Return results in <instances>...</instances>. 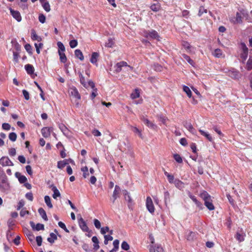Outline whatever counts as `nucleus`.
Instances as JSON below:
<instances>
[{
  "mask_svg": "<svg viewBox=\"0 0 252 252\" xmlns=\"http://www.w3.org/2000/svg\"><path fill=\"white\" fill-rule=\"evenodd\" d=\"M201 197L204 201V204L209 210H213L215 209L212 203L211 196L206 192L204 191L201 194Z\"/></svg>",
  "mask_w": 252,
  "mask_h": 252,
  "instance_id": "f257e3e1",
  "label": "nucleus"
},
{
  "mask_svg": "<svg viewBox=\"0 0 252 252\" xmlns=\"http://www.w3.org/2000/svg\"><path fill=\"white\" fill-rule=\"evenodd\" d=\"M243 14L241 12H237L236 17L231 16L229 17L230 21L233 24L241 23L243 21Z\"/></svg>",
  "mask_w": 252,
  "mask_h": 252,
  "instance_id": "f03ea898",
  "label": "nucleus"
},
{
  "mask_svg": "<svg viewBox=\"0 0 252 252\" xmlns=\"http://www.w3.org/2000/svg\"><path fill=\"white\" fill-rule=\"evenodd\" d=\"M144 36L147 38H151L152 39H155L159 40L158 38L159 37L158 33L155 30H152L151 31H146L144 32Z\"/></svg>",
  "mask_w": 252,
  "mask_h": 252,
  "instance_id": "7ed1b4c3",
  "label": "nucleus"
},
{
  "mask_svg": "<svg viewBox=\"0 0 252 252\" xmlns=\"http://www.w3.org/2000/svg\"><path fill=\"white\" fill-rule=\"evenodd\" d=\"M69 162L74 163V161L71 158L65 159L63 160H60L58 162L57 167L59 169H63L65 166L69 164Z\"/></svg>",
  "mask_w": 252,
  "mask_h": 252,
  "instance_id": "20e7f679",
  "label": "nucleus"
},
{
  "mask_svg": "<svg viewBox=\"0 0 252 252\" xmlns=\"http://www.w3.org/2000/svg\"><path fill=\"white\" fill-rule=\"evenodd\" d=\"M146 205L147 209L151 213H153L155 212V207L152 199L149 196L147 197Z\"/></svg>",
  "mask_w": 252,
  "mask_h": 252,
  "instance_id": "39448f33",
  "label": "nucleus"
},
{
  "mask_svg": "<svg viewBox=\"0 0 252 252\" xmlns=\"http://www.w3.org/2000/svg\"><path fill=\"white\" fill-rule=\"evenodd\" d=\"M78 224L80 228L82 229L83 231H89V229L87 225L86 222L82 217H80V219H78Z\"/></svg>",
  "mask_w": 252,
  "mask_h": 252,
  "instance_id": "423d86ee",
  "label": "nucleus"
},
{
  "mask_svg": "<svg viewBox=\"0 0 252 252\" xmlns=\"http://www.w3.org/2000/svg\"><path fill=\"white\" fill-rule=\"evenodd\" d=\"M10 12L12 17L17 20V22H20L22 20V17L20 13L17 10H14L11 8H9Z\"/></svg>",
  "mask_w": 252,
  "mask_h": 252,
  "instance_id": "0eeeda50",
  "label": "nucleus"
},
{
  "mask_svg": "<svg viewBox=\"0 0 252 252\" xmlns=\"http://www.w3.org/2000/svg\"><path fill=\"white\" fill-rule=\"evenodd\" d=\"M52 130L53 128L52 127H44L41 129V132L44 138H48L50 136Z\"/></svg>",
  "mask_w": 252,
  "mask_h": 252,
  "instance_id": "6e6552de",
  "label": "nucleus"
},
{
  "mask_svg": "<svg viewBox=\"0 0 252 252\" xmlns=\"http://www.w3.org/2000/svg\"><path fill=\"white\" fill-rule=\"evenodd\" d=\"M0 164L4 166H13V162L7 157H3L0 159Z\"/></svg>",
  "mask_w": 252,
  "mask_h": 252,
  "instance_id": "1a4fd4ad",
  "label": "nucleus"
},
{
  "mask_svg": "<svg viewBox=\"0 0 252 252\" xmlns=\"http://www.w3.org/2000/svg\"><path fill=\"white\" fill-rule=\"evenodd\" d=\"M141 120L149 128L153 129H156L157 128V126L155 124L149 121L148 119L145 118L144 116L141 117Z\"/></svg>",
  "mask_w": 252,
  "mask_h": 252,
  "instance_id": "9d476101",
  "label": "nucleus"
},
{
  "mask_svg": "<svg viewBox=\"0 0 252 252\" xmlns=\"http://www.w3.org/2000/svg\"><path fill=\"white\" fill-rule=\"evenodd\" d=\"M30 224L33 230L39 231L44 230V225L43 224L38 223L35 225L34 223L32 221L30 222Z\"/></svg>",
  "mask_w": 252,
  "mask_h": 252,
  "instance_id": "9b49d317",
  "label": "nucleus"
},
{
  "mask_svg": "<svg viewBox=\"0 0 252 252\" xmlns=\"http://www.w3.org/2000/svg\"><path fill=\"white\" fill-rule=\"evenodd\" d=\"M245 233L243 232L242 229L240 231H238L235 235L236 239L239 242H242L245 240Z\"/></svg>",
  "mask_w": 252,
  "mask_h": 252,
  "instance_id": "f8f14e48",
  "label": "nucleus"
},
{
  "mask_svg": "<svg viewBox=\"0 0 252 252\" xmlns=\"http://www.w3.org/2000/svg\"><path fill=\"white\" fill-rule=\"evenodd\" d=\"M197 233L195 232L188 231L186 232V239L189 241H193L196 237Z\"/></svg>",
  "mask_w": 252,
  "mask_h": 252,
  "instance_id": "ddd939ff",
  "label": "nucleus"
},
{
  "mask_svg": "<svg viewBox=\"0 0 252 252\" xmlns=\"http://www.w3.org/2000/svg\"><path fill=\"white\" fill-rule=\"evenodd\" d=\"M59 127L64 135L66 137H68L69 136L70 131L64 124H59Z\"/></svg>",
  "mask_w": 252,
  "mask_h": 252,
  "instance_id": "4468645a",
  "label": "nucleus"
},
{
  "mask_svg": "<svg viewBox=\"0 0 252 252\" xmlns=\"http://www.w3.org/2000/svg\"><path fill=\"white\" fill-rule=\"evenodd\" d=\"M228 73L229 77L234 79H237L240 77L239 72L236 70L232 69L229 70Z\"/></svg>",
  "mask_w": 252,
  "mask_h": 252,
  "instance_id": "2eb2a0df",
  "label": "nucleus"
},
{
  "mask_svg": "<svg viewBox=\"0 0 252 252\" xmlns=\"http://www.w3.org/2000/svg\"><path fill=\"white\" fill-rule=\"evenodd\" d=\"M121 189L120 187L118 185H116L115 187V189L113 191V195H112L113 199H114L113 201V202H114L115 200L118 197H119V195L121 193Z\"/></svg>",
  "mask_w": 252,
  "mask_h": 252,
  "instance_id": "dca6fc26",
  "label": "nucleus"
},
{
  "mask_svg": "<svg viewBox=\"0 0 252 252\" xmlns=\"http://www.w3.org/2000/svg\"><path fill=\"white\" fill-rule=\"evenodd\" d=\"M126 66V62L124 61L118 63L115 66V71L117 73L120 72L122 70V67Z\"/></svg>",
  "mask_w": 252,
  "mask_h": 252,
  "instance_id": "f3484780",
  "label": "nucleus"
},
{
  "mask_svg": "<svg viewBox=\"0 0 252 252\" xmlns=\"http://www.w3.org/2000/svg\"><path fill=\"white\" fill-rule=\"evenodd\" d=\"M15 177L18 178L19 182L21 184L25 183L27 181V179L26 176L21 175V174L18 172H17L15 174Z\"/></svg>",
  "mask_w": 252,
  "mask_h": 252,
  "instance_id": "a211bd4d",
  "label": "nucleus"
},
{
  "mask_svg": "<svg viewBox=\"0 0 252 252\" xmlns=\"http://www.w3.org/2000/svg\"><path fill=\"white\" fill-rule=\"evenodd\" d=\"M70 94L75 98H76L78 99H81V95L79 94L77 89L75 87H74L70 89Z\"/></svg>",
  "mask_w": 252,
  "mask_h": 252,
  "instance_id": "6ab92c4d",
  "label": "nucleus"
},
{
  "mask_svg": "<svg viewBox=\"0 0 252 252\" xmlns=\"http://www.w3.org/2000/svg\"><path fill=\"white\" fill-rule=\"evenodd\" d=\"M99 57V54L97 52H93L90 59V62L93 64L97 65V60Z\"/></svg>",
  "mask_w": 252,
  "mask_h": 252,
  "instance_id": "aec40b11",
  "label": "nucleus"
},
{
  "mask_svg": "<svg viewBox=\"0 0 252 252\" xmlns=\"http://www.w3.org/2000/svg\"><path fill=\"white\" fill-rule=\"evenodd\" d=\"M184 126L191 133L195 134L196 133L195 129L193 128L190 123L185 122L184 123Z\"/></svg>",
  "mask_w": 252,
  "mask_h": 252,
  "instance_id": "412c9836",
  "label": "nucleus"
},
{
  "mask_svg": "<svg viewBox=\"0 0 252 252\" xmlns=\"http://www.w3.org/2000/svg\"><path fill=\"white\" fill-rule=\"evenodd\" d=\"M25 68L28 74L31 75L33 73L34 68L32 65L30 64H27L25 65Z\"/></svg>",
  "mask_w": 252,
  "mask_h": 252,
  "instance_id": "4be33fe9",
  "label": "nucleus"
},
{
  "mask_svg": "<svg viewBox=\"0 0 252 252\" xmlns=\"http://www.w3.org/2000/svg\"><path fill=\"white\" fill-rule=\"evenodd\" d=\"M79 76L80 78V83L86 88H88V85L87 83L85 81V77L81 73H79Z\"/></svg>",
  "mask_w": 252,
  "mask_h": 252,
  "instance_id": "5701e85b",
  "label": "nucleus"
},
{
  "mask_svg": "<svg viewBox=\"0 0 252 252\" xmlns=\"http://www.w3.org/2000/svg\"><path fill=\"white\" fill-rule=\"evenodd\" d=\"M38 212L39 215L41 216L42 218L45 220L47 221L48 218L46 215V213L42 208H39L38 210Z\"/></svg>",
  "mask_w": 252,
  "mask_h": 252,
  "instance_id": "b1692460",
  "label": "nucleus"
},
{
  "mask_svg": "<svg viewBox=\"0 0 252 252\" xmlns=\"http://www.w3.org/2000/svg\"><path fill=\"white\" fill-rule=\"evenodd\" d=\"M25 234L26 235V236L28 237L29 241L31 242H32L33 241L34 239V236L32 233L29 230L26 229L25 231Z\"/></svg>",
  "mask_w": 252,
  "mask_h": 252,
  "instance_id": "393cba45",
  "label": "nucleus"
},
{
  "mask_svg": "<svg viewBox=\"0 0 252 252\" xmlns=\"http://www.w3.org/2000/svg\"><path fill=\"white\" fill-rule=\"evenodd\" d=\"M75 56L79 59L81 61H83L84 60V56L83 55L82 52L79 49H76L74 51Z\"/></svg>",
  "mask_w": 252,
  "mask_h": 252,
  "instance_id": "a878e982",
  "label": "nucleus"
},
{
  "mask_svg": "<svg viewBox=\"0 0 252 252\" xmlns=\"http://www.w3.org/2000/svg\"><path fill=\"white\" fill-rule=\"evenodd\" d=\"M199 131L200 132L201 135L205 136L209 141H213V138L209 133L201 129H199Z\"/></svg>",
  "mask_w": 252,
  "mask_h": 252,
  "instance_id": "bb28decb",
  "label": "nucleus"
},
{
  "mask_svg": "<svg viewBox=\"0 0 252 252\" xmlns=\"http://www.w3.org/2000/svg\"><path fill=\"white\" fill-rule=\"evenodd\" d=\"M150 252H164L163 249L160 246H157L155 247H151L150 249Z\"/></svg>",
  "mask_w": 252,
  "mask_h": 252,
  "instance_id": "cd10ccee",
  "label": "nucleus"
},
{
  "mask_svg": "<svg viewBox=\"0 0 252 252\" xmlns=\"http://www.w3.org/2000/svg\"><path fill=\"white\" fill-rule=\"evenodd\" d=\"M31 38L32 40H37L38 41L41 40V38L36 34L34 30H32L31 32Z\"/></svg>",
  "mask_w": 252,
  "mask_h": 252,
  "instance_id": "c85d7f7f",
  "label": "nucleus"
},
{
  "mask_svg": "<svg viewBox=\"0 0 252 252\" xmlns=\"http://www.w3.org/2000/svg\"><path fill=\"white\" fill-rule=\"evenodd\" d=\"M140 96V92L138 89H135L133 93L130 94V97L132 99H135L139 97Z\"/></svg>",
  "mask_w": 252,
  "mask_h": 252,
  "instance_id": "c756f323",
  "label": "nucleus"
},
{
  "mask_svg": "<svg viewBox=\"0 0 252 252\" xmlns=\"http://www.w3.org/2000/svg\"><path fill=\"white\" fill-rule=\"evenodd\" d=\"M246 68L248 70H251L252 69V56H250L246 63Z\"/></svg>",
  "mask_w": 252,
  "mask_h": 252,
  "instance_id": "7c9ffc66",
  "label": "nucleus"
},
{
  "mask_svg": "<svg viewBox=\"0 0 252 252\" xmlns=\"http://www.w3.org/2000/svg\"><path fill=\"white\" fill-rule=\"evenodd\" d=\"M182 56L183 58L186 60L191 65L194 66L195 64L194 61L191 59L188 55L184 54L182 55Z\"/></svg>",
  "mask_w": 252,
  "mask_h": 252,
  "instance_id": "2f4dec72",
  "label": "nucleus"
},
{
  "mask_svg": "<svg viewBox=\"0 0 252 252\" xmlns=\"http://www.w3.org/2000/svg\"><path fill=\"white\" fill-rule=\"evenodd\" d=\"M60 62L62 63H65L67 61V58L64 52L60 53L59 52Z\"/></svg>",
  "mask_w": 252,
  "mask_h": 252,
  "instance_id": "473e14b6",
  "label": "nucleus"
},
{
  "mask_svg": "<svg viewBox=\"0 0 252 252\" xmlns=\"http://www.w3.org/2000/svg\"><path fill=\"white\" fill-rule=\"evenodd\" d=\"M128 196V200H127V203H128V206L129 209L133 210L134 206V202L133 200V199L129 196Z\"/></svg>",
  "mask_w": 252,
  "mask_h": 252,
  "instance_id": "72a5a7b5",
  "label": "nucleus"
},
{
  "mask_svg": "<svg viewBox=\"0 0 252 252\" xmlns=\"http://www.w3.org/2000/svg\"><path fill=\"white\" fill-rule=\"evenodd\" d=\"M44 200H45V202L47 206L49 208H53V205H52V204L51 203V198H50V197L48 195L45 196V197H44Z\"/></svg>",
  "mask_w": 252,
  "mask_h": 252,
  "instance_id": "f704fd0d",
  "label": "nucleus"
},
{
  "mask_svg": "<svg viewBox=\"0 0 252 252\" xmlns=\"http://www.w3.org/2000/svg\"><path fill=\"white\" fill-rule=\"evenodd\" d=\"M164 174L167 177L168 182L170 183H173L174 180V177L165 170L164 171Z\"/></svg>",
  "mask_w": 252,
  "mask_h": 252,
  "instance_id": "c9c22d12",
  "label": "nucleus"
},
{
  "mask_svg": "<svg viewBox=\"0 0 252 252\" xmlns=\"http://www.w3.org/2000/svg\"><path fill=\"white\" fill-rule=\"evenodd\" d=\"M52 191L54 192L53 197L54 199H56L58 197H60L61 196L60 192L57 187H53L52 189Z\"/></svg>",
  "mask_w": 252,
  "mask_h": 252,
  "instance_id": "e433bc0d",
  "label": "nucleus"
},
{
  "mask_svg": "<svg viewBox=\"0 0 252 252\" xmlns=\"http://www.w3.org/2000/svg\"><path fill=\"white\" fill-rule=\"evenodd\" d=\"M50 236L51 237L48 238L47 241L51 243H53L55 240L57 239V236L54 233H51Z\"/></svg>",
  "mask_w": 252,
  "mask_h": 252,
  "instance_id": "4c0bfd02",
  "label": "nucleus"
},
{
  "mask_svg": "<svg viewBox=\"0 0 252 252\" xmlns=\"http://www.w3.org/2000/svg\"><path fill=\"white\" fill-rule=\"evenodd\" d=\"M11 43L14 49L16 50L17 52L20 51L21 50V45L16 41L12 40Z\"/></svg>",
  "mask_w": 252,
  "mask_h": 252,
  "instance_id": "58836bf2",
  "label": "nucleus"
},
{
  "mask_svg": "<svg viewBox=\"0 0 252 252\" xmlns=\"http://www.w3.org/2000/svg\"><path fill=\"white\" fill-rule=\"evenodd\" d=\"M57 45L58 47V52H60V53H62L65 51V47L63 43L59 41L57 42Z\"/></svg>",
  "mask_w": 252,
  "mask_h": 252,
  "instance_id": "ea45409f",
  "label": "nucleus"
},
{
  "mask_svg": "<svg viewBox=\"0 0 252 252\" xmlns=\"http://www.w3.org/2000/svg\"><path fill=\"white\" fill-rule=\"evenodd\" d=\"M159 121L161 122L163 124L165 125L167 118L163 115H157V116Z\"/></svg>",
  "mask_w": 252,
  "mask_h": 252,
  "instance_id": "a19ab883",
  "label": "nucleus"
},
{
  "mask_svg": "<svg viewBox=\"0 0 252 252\" xmlns=\"http://www.w3.org/2000/svg\"><path fill=\"white\" fill-rule=\"evenodd\" d=\"M183 91L187 94V95L189 97H191L192 95V93L190 90V89L186 86H184L183 87Z\"/></svg>",
  "mask_w": 252,
  "mask_h": 252,
  "instance_id": "79ce46f5",
  "label": "nucleus"
},
{
  "mask_svg": "<svg viewBox=\"0 0 252 252\" xmlns=\"http://www.w3.org/2000/svg\"><path fill=\"white\" fill-rule=\"evenodd\" d=\"M164 202L166 205L170 202V194L168 191H165L164 193Z\"/></svg>",
  "mask_w": 252,
  "mask_h": 252,
  "instance_id": "37998d69",
  "label": "nucleus"
},
{
  "mask_svg": "<svg viewBox=\"0 0 252 252\" xmlns=\"http://www.w3.org/2000/svg\"><path fill=\"white\" fill-rule=\"evenodd\" d=\"M42 6L46 12H49L51 10L50 5L48 1L43 3Z\"/></svg>",
  "mask_w": 252,
  "mask_h": 252,
  "instance_id": "c03bdc74",
  "label": "nucleus"
},
{
  "mask_svg": "<svg viewBox=\"0 0 252 252\" xmlns=\"http://www.w3.org/2000/svg\"><path fill=\"white\" fill-rule=\"evenodd\" d=\"M248 55V51L241 52V53L240 54V58L242 59L243 62L246 61V59L247 58Z\"/></svg>",
  "mask_w": 252,
  "mask_h": 252,
  "instance_id": "a18cd8bd",
  "label": "nucleus"
},
{
  "mask_svg": "<svg viewBox=\"0 0 252 252\" xmlns=\"http://www.w3.org/2000/svg\"><path fill=\"white\" fill-rule=\"evenodd\" d=\"M8 137L11 141L14 142L16 140L17 134L15 132H11L9 134Z\"/></svg>",
  "mask_w": 252,
  "mask_h": 252,
  "instance_id": "49530a36",
  "label": "nucleus"
},
{
  "mask_svg": "<svg viewBox=\"0 0 252 252\" xmlns=\"http://www.w3.org/2000/svg\"><path fill=\"white\" fill-rule=\"evenodd\" d=\"M160 8V6L158 4H153L151 6V9L155 12L158 11Z\"/></svg>",
  "mask_w": 252,
  "mask_h": 252,
  "instance_id": "de8ad7c7",
  "label": "nucleus"
},
{
  "mask_svg": "<svg viewBox=\"0 0 252 252\" xmlns=\"http://www.w3.org/2000/svg\"><path fill=\"white\" fill-rule=\"evenodd\" d=\"M214 55L215 57L220 58L222 55V51L220 49H216L214 52Z\"/></svg>",
  "mask_w": 252,
  "mask_h": 252,
  "instance_id": "09e8293b",
  "label": "nucleus"
},
{
  "mask_svg": "<svg viewBox=\"0 0 252 252\" xmlns=\"http://www.w3.org/2000/svg\"><path fill=\"white\" fill-rule=\"evenodd\" d=\"M132 131L135 133H137L138 134V135L139 136V137H140L141 139H143V137L142 136V134L141 132V131L138 129L137 127H133L132 128Z\"/></svg>",
  "mask_w": 252,
  "mask_h": 252,
  "instance_id": "8fccbe9b",
  "label": "nucleus"
},
{
  "mask_svg": "<svg viewBox=\"0 0 252 252\" xmlns=\"http://www.w3.org/2000/svg\"><path fill=\"white\" fill-rule=\"evenodd\" d=\"M78 45V42L77 40L73 39L71 40L69 42V46L71 48H74L76 47Z\"/></svg>",
  "mask_w": 252,
  "mask_h": 252,
  "instance_id": "3c124183",
  "label": "nucleus"
},
{
  "mask_svg": "<svg viewBox=\"0 0 252 252\" xmlns=\"http://www.w3.org/2000/svg\"><path fill=\"white\" fill-rule=\"evenodd\" d=\"M13 61L14 62L17 63L18 62V58L19 57V55L18 52H13Z\"/></svg>",
  "mask_w": 252,
  "mask_h": 252,
  "instance_id": "603ef678",
  "label": "nucleus"
},
{
  "mask_svg": "<svg viewBox=\"0 0 252 252\" xmlns=\"http://www.w3.org/2000/svg\"><path fill=\"white\" fill-rule=\"evenodd\" d=\"M58 225L61 228L63 229L66 232H69V230L67 229L65 224L62 221H59L58 222Z\"/></svg>",
  "mask_w": 252,
  "mask_h": 252,
  "instance_id": "864d4df0",
  "label": "nucleus"
},
{
  "mask_svg": "<svg viewBox=\"0 0 252 252\" xmlns=\"http://www.w3.org/2000/svg\"><path fill=\"white\" fill-rule=\"evenodd\" d=\"M174 158L175 160L178 163H182L183 162V160L181 156L178 154H175L174 155Z\"/></svg>",
  "mask_w": 252,
  "mask_h": 252,
  "instance_id": "5fc2aeb1",
  "label": "nucleus"
},
{
  "mask_svg": "<svg viewBox=\"0 0 252 252\" xmlns=\"http://www.w3.org/2000/svg\"><path fill=\"white\" fill-rule=\"evenodd\" d=\"M207 9H205L203 6H200L198 12V16H201L203 13H207Z\"/></svg>",
  "mask_w": 252,
  "mask_h": 252,
  "instance_id": "6e6d98bb",
  "label": "nucleus"
},
{
  "mask_svg": "<svg viewBox=\"0 0 252 252\" xmlns=\"http://www.w3.org/2000/svg\"><path fill=\"white\" fill-rule=\"evenodd\" d=\"M25 196L27 199L31 201H32L33 199V194L31 192L27 193Z\"/></svg>",
  "mask_w": 252,
  "mask_h": 252,
  "instance_id": "4d7b16f0",
  "label": "nucleus"
},
{
  "mask_svg": "<svg viewBox=\"0 0 252 252\" xmlns=\"http://www.w3.org/2000/svg\"><path fill=\"white\" fill-rule=\"evenodd\" d=\"M154 69L157 71H161L162 70V66L158 64H155Z\"/></svg>",
  "mask_w": 252,
  "mask_h": 252,
  "instance_id": "13d9d810",
  "label": "nucleus"
},
{
  "mask_svg": "<svg viewBox=\"0 0 252 252\" xmlns=\"http://www.w3.org/2000/svg\"><path fill=\"white\" fill-rule=\"evenodd\" d=\"M25 205V201L24 200L22 199L21 200L19 201V202H18V205H17V209L18 210H20V209H21Z\"/></svg>",
  "mask_w": 252,
  "mask_h": 252,
  "instance_id": "bf43d9fd",
  "label": "nucleus"
},
{
  "mask_svg": "<svg viewBox=\"0 0 252 252\" xmlns=\"http://www.w3.org/2000/svg\"><path fill=\"white\" fill-rule=\"evenodd\" d=\"M87 84L88 85V87H91L93 89V90L95 91V92L97 91L96 88H95V84L93 81L89 80Z\"/></svg>",
  "mask_w": 252,
  "mask_h": 252,
  "instance_id": "052dcab7",
  "label": "nucleus"
},
{
  "mask_svg": "<svg viewBox=\"0 0 252 252\" xmlns=\"http://www.w3.org/2000/svg\"><path fill=\"white\" fill-rule=\"evenodd\" d=\"M38 20L40 23L43 24L45 22L46 17L43 14H40L38 16Z\"/></svg>",
  "mask_w": 252,
  "mask_h": 252,
  "instance_id": "680f3d73",
  "label": "nucleus"
},
{
  "mask_svg": "<svg viewBox=\"0 0 252 252\" xmlns=\"http://www.w3.org/2000/svg\"><path fill=\"white\" fill-rule=\"evenodd\" d=\"M2 128L5 130H9L10 129L11 126L8 123H3L2 125Z\"/></svg>",
  "mask_w": 252,
  "mask_h": 252,
  "instance_id": "e2e57ef3",
  "label": "nucleus"
},
{
  "mask_svg": "<svg viewBox=\"0 0 252 252\" xmlns=\"http://www.w3.org/2000/svg\"><path fill=\"white\" fill-rule=\"evenodd\" d=\"M82 248L84 250H85L87 252H91L92 250L90 248V246L88 244H84L82 246Z\"/></svg>",
  "mask_w": 252,
  "mask_h": 252,
  "instance_id": "0e129e2a",
  "label": "nucleus"
},
{
  "mask_svg": "<svg viewBox=\"0 0 252 252\" xmlns=\"http://www.w3.org/2000/svg\"><path fill=\"white\" fill-rule=\"evenodd\" d=\"M22 93H23V95H24L25 99H26L27 100H28L30 99V95H29V92L27 91H26V90H23L22 91Z\"/></svg>",
  "mask_w": 252,
  "mask_h": 252,
  "instance_id": "69168bd1",
  "label": "nucleus"
},
{
  "mask_svg": "<svg viewBox=\"0 0 252 252\" xmlns=\"http://www.w3.org/2000/svg\"><path fill=\"white\" fill-rule=\"evenodd\" d=\"M7 225L9 228H11L15 225V220L12 219H9L7 221Z\"/></svg>",
  "mask_w": 252,
  "mask_h": 252,
  "instance_id": "338daca9",
  "label": "nucleus"
},
{
  "mask_svg": "<svg viewBox=\"0 0 252 252\" xmlns=\"http://www.w3.org/2000/svg\"><path fill=\"white\" fill-rule=\"evenodd\" d=\"M36 241L38 246H40L42 244V238L41 236H38L36 237Z\"/></svg>",
  "mask_w": 252,
  "mask_h": 252,
  "instance_id": "774afa93",
  "label": "nucleus"
}]
</instances>
